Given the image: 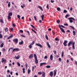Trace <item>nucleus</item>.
Here are the masks:
<instances>
[{
    "label": "nucleus",
    "instance_id": "56",
    "mask_svg": "<svg viewBox=\"0 0 77 77\" xmlns=\"http://www.w3.org/2000/svg\"><path fill=\"white\" fill-rule=\"evenodd\" d=\"M3 51L5 52V51H6V49H5V48H3L2 49Z\"/></svg>",
    "mask_w": 77,
    "mask_h": 77
},
{
    "label": "nucleus",
    "instance_id": "59",
    "mask_svg": "<svg viewBox=\"0 0 77 77\" xmlns=\"http://www.w3.org/2000/svg\"><path fill=\"white\" fill-rule=\"evenodd\" d=\"M25 66H26V68H27L28 66H27V63L26 64Z\"/></svg>",
    "mask_w": 77,
    "mask_h": 77
},
{
    "label": "nucleus",
    "instance_id": "41",
    "mask_svg": "<svg viewBox=\"0 0 77 77\" xmlns=\"http://www.w3.org/2000/svg\"><path fill=\"white\" fill-rule=\"evenodd\" d=\"M17 63L18 66H20L21 65V64H20V63H19V62H17Z\"/></svg>",
    "mask_w": 77,
    "mask_h": 77
},
{
    "label": "nucleus",
    "instance_id": "61",
    "mask_svg": "<svg viewBox=\"0 0 77 77\" xmlns=\"http://www.w3.org/2000/svg\"><path fill=\"white\" fill-rule=\"evenodd\" d=\"M11 32H13V30H14V29L13 28H12L11 29Z\"/></svg>",
    "mask_w": 77,
    "mask_h": 77
},
{
    "label": "nucleus",
    "instance_id": "63",
    "mask_svg": "<svg viewBox=\"0 0 77 77\" xmlns=\"http://www.w3.org/2000/svg\"><path fill=\"white\" fill-rule=\"evenodd\" d=\"M12 25L14 26V27L15 26V25L14 23H13Z\"/></svg>",
    "mask_w": 77,
    "mask_h": 77
},
{
    "label": "nucleus",
    "instance_id": "30",
    "mask_svg": "<svg viewBox=\"0 0 77 77\" xmlns=\"http://www.w3.org/2000/svg\"><path fill=\"white\" fill-rule=\"evenodd\" d=\"M30 69H28V74H30Z\"/></svg>",
    "mask_w": 77,
    "mask_h": 77
},
{
    "label": "nucleus",
    "instance_id": "13",
    "mask_svg": "<svg viewBox=\"0 0 77 77\" xmlns=\"http://www.w3.org/2000/svg\"><path fill=\"white\" fill-rule=\"evenodd\" d=\"M47 44L48 45V48H51V47L50 46V45H49V43L48 42H47Z\"/></svg>",
    "mask_w": 77,
    "mask_h": 77
},
{
    "label": "nucleus",
    "instance_id": "46",
    "mask_svg": "<svg viewBox=\"0 0 77 77\" xmlns=\"http://www.w3.org/2000/svg\"><path fill=\"white\" fill-rule=\"evenodd\" d=\"M63 13H66L67 12V11L66 10H65L63 11Z\"/></svg>",
    "mask_w": 77,
    "mask_h": 77
},
{
    "label": "nucleus",
    "instance_id": "43",
    "mask_svg": "<svg viewBox=\"0 0 77 77\" xmlns=\"http://www.w3.org/2000/svg\"><path fill=\"white\" fill-rule=\"evenodd\" d=\"M20 36H22V37H23V38H26L25 36L24 35H21Z\"/></svg>",
    "mask_w": 77,
    "mask_h": 77
},
{
    "label": "nucleus",
    "instance_id": "19",
    "mask_svg": "<svg viewBox=\"0 0 77 77\" xmlns=\"http://www.w3.org/2000/svg\"><path fill=\"white\" fill-rule=\"evenodd\" d=\"M50 75L51 77H53V72H50Z\"/></svg>",
    "mask_w": 77,
    "mask_h": 77
},
{
    "label": "nucleus",
    "instance_id": "22",
    "mask_svg": "<svg viewBox=\"0 0 77 77\" xmlns=\"http://www.w3.org/2000/svg\"><path fill=\"white\" fill-rule=\"evenodd\" d=\"M33 55L32 54H31L29 57V58H30V59H32V58H33Z\"/></svg>",
    "mask_w": 77,
    "mask_h": 77
},
{
    "label": "nucleus",
    "instance_id": "57",
    "mask_svg": "<svg viewBox=\"0 0 77 77\" xmlns=\"http://www.w3.org/2000/svg\"><path fill=\"white\" fill-rule=\"evenodd\" d=\"M59 61L61 62V61H62V59H61V58H59Z\"/></svg>",
    "mask_w": 77,
    "mask_h": 77
},
{
    "label": "nucleus",
    "instance_id": "40",
    "mask_svg": "<svg viewBox=\"0 0 77 77\" xmlns=\"http://www.w3.org/2000/svg\"><path fill=\"white\" fill-rule=\"evenodd\" d=\"M11 17L10 16H8V20H10V19H11Z\"/></svg>",
    "mask_w": 77,
    "mask_h": 77
},
{
    "label": "nucleus",
    "instance_id": "42",
    "mask_svg": "<svg viewBox=\"0 0 77 77\" xmlns=\"http://www.w3.org/2000/svg\"><path fill=\"white\" fill-rule=\"evenodd\" d=\"M60 20H58L57 21V22L58 23V24H59L60 23Z\"/></svg>",
    "mask_w": 77,
    "mask_h": 77
},
{
    "label": "nucleus",
    "instance_id": "6",
    "mask_svg": "<svg viewBox=\"0 0 77 77\" xmlns=\"http://www.w3.org/2000/svg\"><path fill=\"white\" fill-rule=\"evenodd\" d=\"M50 59L51 60H53V55L51 54L50 56Z\"/></svg>",
    "mask_w": 77,
    "mask_h": 77
},
{
    "label": "nucleus",
    "instance_id": "35",
    "mask_svg": "<svg viewBox=\"0 0 77 77\" xmlns=\"http://www.w3.org/2000/svg\"><path fill=\"white\" fill-rule=\"evenodd\" d=\"M23 5H21V7L22 8H24V7H25V5L24 4Z\"/></svg>",
    "mask_w": 77,
    "mask_h": 77
},
{
    "label": "nucleus",
    "instance_id": "58",
    "mask_svg": "<svg viewBox=\"0 0 77 77\" xmlns=\"http://www.w3.org/2000/svg\"><path fill=\"white\" fill-rule=\"evenodd\" d=\"M44 59H47V56H45V57H44Z\"/></svg>",
    "mask_w": 77,
    "mask_h": 77
},
{
    "label": "nucleus",
    "instance_id": "10",
    "mask_svg": "<svg viewBox=\"0 0 77 77\" xmlns=\"http://www.w3.org/2000/svg\"><path fill=\"white\" fill-rule=\"evenodd\" d=\"M38 8H39L40 10H41L42 11H43V9H42V7L41 6H38Z\"/></svg>",
    "mask_w": 77,
    "mask_h": 77
},
{
    "label": "nucleus",
    "instance_id": "26",
    "mask_svg": "<svg viewBox=\"0 0 77 77\" xmlns=\"http://www.w3.org/2000/svg\"><path fill=\"white\" fill-rule=\"evenodd\" d=\"M3 45H4V43H2L0 45V47L1 48L3 47Z\"/></svg>",
    "mask_w": 77,
    "mask_h": 77
},
{
    "label": "nucleus",
    "instance_id": "4",
    "mask_svg": "<svg viewBox=\"0 0 77 77\" xmlns=\"http://www.w3.org/2000/svg\"><path fill=\"white\" fill-rule=\"evenodd\" d=\"M14 42H16V43H18V39L17 38H15L13 40Z\"/></svg>",
    "mask_w": 77,
    "mask_h": 77
},
{
    "label": "nucleus",
    "instance_id": "31",
    "mask_svg": "<svg viewBox=\"0 0 77 77\" xmlns=\"http://www.w3.org/2000/svg\"><path fill=\"white\" fill-rule=\"evenodd\" d=\"M29 48L30 49H31V48H32V45L30 44L29 45Z\"/></svg>",
    "mask_w": 77,
    "mask_h": 77
},
{
    "label": "nucleus",
    "instance_id": "21",
    "mask_svg": "<svg viewBox=\"0 0 77 77\" xmlns=\"http://www.w3.org/2000/svg\"><path fill=\"white\" fill-rule=\"evenodd\" d=\"M23 41H21L20 42H19V44L20 45H22L23 44Z\"/></svg>",
    "mask_w": 77,
    "mask_h": 77
},
{
    "label": "nucleus",
    "instance_id": "16",
    "mask_svg": "<svg viewBox=\"0 0 77 77\" xmlns=\"http://www.w3.org/2000/svg\"><path fill=\"white\" fill-rule=\"evenodd\" d=\"M35 59V63H38V60L37 58Z\"/></svg>",
    "mask_w": 77,
    "mask_h": 77
},
{
    "label": "nucleus",
    "instance_id": "48",
    "mask_svg": "<svg viewBox=\"0 0 77 77\" xmlns=\"http://www.w3.org/2000/svg\"><path fill=\"white\" fill-rule=\"evenodd\" d=\"M38 74L39 75H41L42 74V72H38Z\"/></svg>",
    "mask_w": 77,
    "mask_h": 77
},
{
    "label": "nucleus",
    "instance_id": "1",
    "mask_svg": "<svg viewBox=\"0 0 77 77\" xmlns=\"http://www.w3.org/2000/svg\"><path fill=\"white\" fill-rule=\"evenodd\" d=\"M71 44H72V47L73 48V50H75V42H73V41L70 42L68 44V47L70 46L71 45Z\"/></svg>",
    "mask_w": 77,
    "mask_h": 77
},
{
    "label": "nucleus",
    "instance_id": "51",
    "mask_svg": "<svg viewBox=\"0 0 77 77\" xmlns=\"http://www.w3.org/2000/svg\"><path fill=\"white\" fill-rule=\"evenodd\" d=\"M23 73H25V69H23Z\"/></svg>",
    "mask_w": 77,
    "mask_h": 77
},
{
    "label": "nucleus",
    "instance_id": "14",
    "mask_svg": "<svg viewBox=\"0 0 77 77\" xmlns=\"http://www.w3.org/2000/svg\"><path fill=\"white\" fill-rule=\"evenodd\" d=\"M68 20H74V21H75V19L74 18L72 17L69 18Z\"/></svg>",
    "mask_w": 77,
    "mask_h": 77
},
{
    "label": "nucleus",
    "instance_id": "9",
    "mask_svg": "<svg viewBox=\"0 0 77 77\" xmlns=\"http://www.w3.org/2000/svg\"><path fill=\"white\" fill-rule=\"evenodd\" d=\"M20 55H18L17 57H14V59H16L17 60L19 59L20 58Z\"/></svg>",
    "mask_w": 77,
    "mask_h": 77
},
{
    "label": "nucleus",
    "instance_id": "28",
    "mask_svg": "<svg viewBox=\"0 0 77 77\" xmlns=\"http://www.w3.org/2000/svg\"><path fill=\"white\" fill-rule=\"evenodd\" d=\"M69 27H71V28H72L73 30H75V28H74V27L71 26H70Z\"/></svg>",
    "mask_w": 77,
    "mask_h": 77
},
{
    "label": "nucleus",
    "instance_id": "52",
    "mask_svg": "<svg viewBox=\"0 0 77 77\" xmlns=\"http://www.w3.org/2000/svg\"><path fill=\"white\" fill-rule=\"evenodd\" d=\"M34 18L35 20V21H36L37 20H36V17H35V16H34Z\"/></svg>",
    "mask_w": 77,
    "mask_h": 77
},
{
    "label": "nucleus",
    "instance_id": "25",
    "mask_svg": "<svg viewBox=\"0 0 77 77\" xmlns=\"http://www.w3.org/2000/svg\"><path fill=\"white\" fill-rule=\"evenodd\" d=\"M34 57H35V59H37V56L36 54H34Z\"/></svg>",
    "mask_w": 77,
    "mask_h": 77
},
{
    "label": "nucleus",
    "instance_id": "29",
    "mask_svg": "<svg viewBox=\"0 0 77 77\" xmlns=\"http://www.w3.org/2000/svg\"><path fill=\"white\" fill-rule=\"evenodd\" d=\"M0 22L2 23H4V22H3V19H0Z\"/></svg>",
    "mask_w": 77,
    "mask_h": 77
},
{
    "label": "nucleus",
    "instance_id": "55",
    "mask_svg": "<svg viewBox=\"0 0 77 77\" xmlns=\"http://www.w3.org/2000/svg\"><path fill=\"white\" fill-rule=\"evenodd\" d=\"M31 27H32L34 29H35V26H33L32 25H31Z\"/></svg>",
    "mask_w": 77,
    "mask_h": 77
},
{
    "label": "nucleus",
    "instance_id": "8",
    "mask_svg": "<svg viewBox=\"0 0 77 77\" xmlns=\"http://www.w3.org/2000/svg\"><path fill=\"white\" fill-rule=\"evenodd\" d=\"M59 27L60 28H60H61V27H63V28H65V27L64 26L62 25H59Z\"/></svg>",
    "mask_w": 77,
    "mask_h": 77
},
{
    "label": "nucleus",
    "instance_id": "15",
    "mask_svg": "<svg viewBox=\"0 0 77 77\" xmlns=\"http://www.w3.org/2000/svg\"><path fill=\"white\" fill-rule=\"evenodd\" d=\"M46 64V63H41L40 64V66H42L43 65H45Z\"/></svg>",
    "mask_w": 77,
    "mask_h": 77
},
{
    "label": "nucleus",
    "instance_id": "37",
    "mask_svg": "<svg viewBox=\"0 0 77 77\" xmlns=\"http://www.w3.org/2000/svg\"><path fill=\"white\" fill-rule=\"evenodd\" d=\"M57 10L58 11H59L60 10V8L59 7H58L57 8Z\"/></svg>",
    "mask_w": 77,
    "mask_h": 77
},
{
    "label": "nucleus",
    "instance_id": "64",
    "mask_svg": "<svg viewBox=\"0 0 77 77\" xmlns=\"http://www.w3.org/2000/svg\"><path fill=\"white\" fill-rule=\"evenodd\" d=\"M55 57H59V56L58 55H56L55 56Z\"/></svg>",
    "mask_w": 77,
    "mask_h": 77
},
{
    "label": "nucleus",
    "instance_id": "32",
    "mask_svg": "<svg viewBox=\"0 0 77 77\" xmlns=\"http://www.w3.org/2000/svg\"><path fill=\"white\" fill-rule=\"evenodd\" d=\"M36 67V66H33L32 67V71H33V69H35V68Z\"/></svg>",
    "mask_w": 77,
    "mask_h": 77
},
{
    "label": "nucleus",
    "instance_id": "44",
    "mask_svg": "<svg viewBox=\"0 0 77 77\" xmlns=\"http://www.w3.org/2000/svg\"><path fill=\"white\" fill-rule=\"evenodd\" d=\"M2 38H3V36H2V34H0V38L1 39H2Z\"/></svg>",
    "mask_w": 77,
    "mask_h": 77
},
{
    "label": "nucleus",
    "instance_id": "24",
    "mask_svg": "<svg viewBox=\"0 0 77 77\" xmlns=\"http://www.w3.org/2000/svg\"><path fill=\"white\" fill-rule=\"evenodd\" d=\"M46 68H51V66L50 65H48L46 66Z\"/></svg>",
    "mask_w": 77,
    "mask_h": 77
},
{
    "label": "nucleus",
    "instance_id": "47",
    "mask_svg": "<svg viewBox=\"0 0 77 77\" xmlns=\"http://www.w3.org/2000/svg\"><path fill=\"white\" fill-rule=\"evenodd\" d=\"M19 32H20V33H23V30H19Z\"/></svg>",
    "mask_w": 77,
    "mask_h": 77
},
{
    "label": "nucleus",
    "instance_id": "5",
    "mask_svg": "<svg viewBox=\"0 0 77 77\" xmlns=\"http://www.w3.org/2000/svg\"><path fill=\"white\" fill-rule=\"evenodd\" d=\"M20 50V49L19 48H16L14 49L13 50V51H18Z\"/></svg>",
    "mask_w": 77,
    "mask_h": 77
},
{
    "label": "nucleus",
    "instance_id": "18",
    "mask_svg": "<svg viewBox=\"0 0 77 77\" xmlns=\"http://www.w3.org/2000/svg\"><path fill=\"white\" fill-rule=\"evenodd\" d=\"M41 17L42 18V21H43L44 17V15H42V16H41Z\"/></svg>",
    "mask_w": 77,
    "mask_h": 77
},
{
    "label": "nucleus",
    "instance_id": "20",
    "mask_svg": "<svg viewBox=\"0 0 77 77\" xmlns=\"http://www.w3.org/2000/svg\"><path fill=\"white\" fill-rule=\"evenodd\" d=\"M12 12H10L8 13V16H12Z\"/></svg>",
    "mask_w": 77,
    "mask_h": 77
},
{
    "label": "nucleus",
    "instance_id": "49",
    "mask_svg": "<svg viewBox=\"0 0 77 77\" xmlns=\"http://www.w3.org/2000/svg\"><path fill=\"white\" fill-rule=\"evenodd\" d=\"M69 20V22L70 23H73V21H72V20Z\"/></svg>",
    "mask_w": 77,
    "mask_h": 77
},
{
    "label": "nucleus",
    "instance_id": "38",
    "mask_svg": "<svg viewBox=\"0 0 77 77\" xmlns=\"http://www.w3.org/2000/svg\"><path fill=\"white\" fill-rule=\"evenodd\" d=\"M46 8L48 9H49V6L48 5V4H47V6H46Z\"/></svg>",
    "mask_w": 77,
    "mask_h": 77
},
{
    "label": "nucleus",
    "instance_id": "27",
    "mask_svg": "<svg viewBox=\"0 0 77 77\" xmlns=\"http://www.w3.org/2000/svg\"><path fill=\"white\" fill-rule=\"evenodd\" d=\"M64 52H63V51H62V55H61V57H63V56L64 55Z\"/></svg>",
    "mask_w": 77,
    "mask_h": 77
},
{
    "label": "nucleus",
    "instance_id": "7",
    "mask_svg": "<svg viewBox=\"0 0 77 77\" xmlns=\"http://www.w3.org/2000/svg\"><path fill=\"white\" fill-rule=\"evenodd\" d=\"M6 59H5L4 60V58H2V63H3V62H6Z\"/></svg>",
    "mask_w": 77,
    "mask_h": 77
},
{
    "label": "nucleus",
    "instance_id": "45",
    "mask_svg": "<svg viewBox=\"0 0 77 77\" xmlns=\"http://www.w3.org/2000/svg\"><path fill=\"white\" fill-rule=\"evenodd\" d=\"M35 44V41H33L32 42V43L31 44V45H33V44Z\"/></svg>",
    "mask_w": 77,
    "mask_h": 77
},
{
    "label": "nucleus",
    "instance_id": "60",
    "mask_svg": "<svg viewBox=\"0 0 77 77\" xmlns=\"http://www.w3.org/2000/svg\"><path fill=\"white\" fill-rule=\"evenodd\" d=\"M68 24H67V23L64 24V26H68Z\"/></svg>",
    "mask_w": 77,
    "mask_h": 77
},
{
    "label": "nucleus",
    "instance_id": "2",
    "mask_svg": "<svg viewBox=\"0 0 77 77\" xmlns=\"http://www.w3.org/2000/svg\"><path fill=\"white\" fill-rule=\"evenodd\" d=\"M68 42V41L65 40L64 41V43H63V45H64V46H67V45L66 44V43Z\"/></svg>",
    "mask_w": 77,
    "mask_h": 77
},
{
    "label": "nucleus",
    "instance_id": "50",
    "mask_svg": "<svg viewBox=\"0 0 77 77\" xmlns=\"http://www.w3.org/2000/svg\"><path fill=\"white\" fill-rule=\"evenodd\" d=\"M45 38L47 40L48 39V37L47 36V35H45Z\"/></svg>",
    "mask_w": 77,
    "mask_h": 77
},
{
    "label": "nucleus",
    "instance_id": "62",
    "mask_svg": "<svg viewBox=\"0 0 77 77\" xmlns=\"http://www.w3.org/2000/svg\"><path fill=\"white\" fill-rule=\"evenodd\" d=\"M51 3H54V1L51 0Z\"/></svg>",
    "mask_w": 77,
    "mask_h": 77
},
{
    "label": "nucleus",
    "instance_id": "12",
    "mask_svg": "<svg viewBox=\"0 0 77 77\" xmlns=\"http://www.w3.org/2000/svg\"><path fill=\"white\" fill-rule=\"evenodd\" d=\"M60 29L61 30V31L62 32H63V33H65V30H63V29L62 28H60Z\"/></svg>",
    "mask_w": 77,
    "mask_h": 77
},
{
    "label": "nucleus",
    "instance_id": "39",
    "mask_svg": "<svg viewBox=\"0 0 77 77\" xmlns=\"http://www.w3.org/2000/svg\"><path fill=\"white\" fill-rule=\"evenodd\" d=\"M17 17L19 20H20V15H18L17 16Z\"/></svg>",
    "mask_w": 77,
    "mask_h": 77
},
{
    "label": "nucleus",
    "instance_id": "17",
    "mask_svg": "<svg viewBox=\"0 0 77 77\" xmlns=\"http://www.w3.org/2000/svg\"><path fill=\"white\" fill-rule=\"evenodd\" d=\"M12 37H13V35H12L8 38V39H10V38H12Z\"/></svg>",
    "mask_w": 77,
    "mask_h": 77
},
{
    "label": "nucleus",
    "instance_id": "54",
    "mask_svg": "<svg viewBox=\"0 0 77 77\" xmlns=\"http://www.w3.org/2000/svg\"><path fill=\"white\" fill-rule=\"evenodd\" d=\"M68 16H69V15H68V14H67V15L65 16L66 18H68Z\"/></svg>",
    "mask_w": 77,
    "mask_h": 77
},
{
    "label": "nucleus",
    "instance_id": "3",
    "mask_svg": "<svg viewBox=\"0 0 77 77\" xmlns=\"http://www.w3.org/2000/svg\"><path fill=\"white\" fill-rule=\"evenodd\" d=\"M35 45L38 46V47H41V48H42V45H40L39 43H36Z\"/></svg>",
    "mask_w": 77,
    "mask_h": 77
},
{
    "label": "nucleus",
    "instance_id": "11",
    "mask_svg": "<svg viewBox=\"0 0 77 77\" xmlns=\"http://www.w3.org/2000/svg\"><path fill=\"white\" fill-rule=\"evenodd\" d=\"M56 71H57V70L56 69L54 71V76H56Z\"/></svg>",
    "mask_w": 77,
    "mask_h": 77
},
{
    "label": "nucleus",
    "instance_id": "34",
    "mask_svg": "<svg viewBox=\"0 0 77 77\" xmlns=\"http://www.w3.org/2000/svg\"><path fill=\"white\" fill-rule=\"evenodd\" d=\"M73 35L74 36H75V31H73Z\"/></svg>",
    "mask_w": 77,
    "mask_h": 77
},
{
    "label": "nucleus",
    "instance_id": "33",
    "mask_svg": "<svg viewBox=\"0 0 77 77\" xmlns=\"http://www.w3.org/2000/svg\"><path fill=\"white\" fill-rule=\"evenodd\" d=\"M8 6L9 8H10V6H11V4L10 3V2H9L8 4Z\"/></svg>",
    "mask_w": 77,
    "mask_h": 77
},
{
    "label": "nucleus",
    "instance_id": "36",
    "mask_svg": "<svg viewBox=\"0 0 77 77\" xmlns=\"http://www.w3.org/2000/svg\"><path fill=\"white\" fill-rule=\"evenodd\" d=\"M5 32H8V29L7 28H5Z\"/></svg>",
    "mask_w": 77,
    "mask_h": 77
},
{
    "label": "nucleus",
    "instance_id": "23",
    "mask_svg": "<svg viewBox=\"0 0 77 77\" xmlns=\"http://www.w3.org/2000/svg\"><path fill=\"white\" fill-rule=\"evenodd\" d=\"M42 76L43 77H45V72H42Z\"/></svg>",
    "mask_w": 77,
    "mask_h": 77
},
{
    "label": "nucleus",
    "instance_id": "53",
    "mask_svg": "<svg viewBox=\"0 0 77 77\" xmlns=\"http://www.w3.org/2000/svg\"><path fill=\"white\" fill-rule=\"evenodd\" d=\"M55 40L56 41H59V39L58 38H55Z\"/></svg>",
    "mask_w": 77,
    "mask_h": 77
}]
</instances>
